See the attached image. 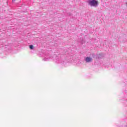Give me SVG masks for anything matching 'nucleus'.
I'll return each mask as SVG.
<instances>
[{"mask_svg": "<svg viewBox=\"0 0 127 127\" xmlns=\"http://www.w3.org/2000/svg\"><path fill=\"white\" fill-rule=\"evenodd\" d=\"M15 0H12V2H13V1H14Z\"/></svg>", "mask_w": 127, "mask_h": 127, "instance_id": "5", "label": "nucleus"}, {"mask_svg": "<svg viewBox=\"0 0 127 127\" xmlns=\"http://www.w3.org/2000/svg\"><path fill=\"white\" fill-rule=\"evenodd\" d=\"M87 3L90 6H94V7L99 6V2L97 0H88Z\"/></svg>", "mask_w": 127, "mask_h": 127, "instance_id": "2", "label": "nucleus"}, {"mask_svg": "<svg viewBox=\"0 0 127 127\" xmlns=\"http://www.w3.org/2000/svg\"><path fill=\"white\" fill-rule=\"evenodd\" d=\"M33 45H30V46H29V48H30V49H31V50H32V49H33Z\"/></svg>", "mask_w": 127, "mask_h": 127, "instance_id": "4", "label": "nucleus"}, {"mask_svg": "<svg viewBox=\"0 0 127 127\" xmlns=\"http://www.w3.org/2000/svg\"><path fill=\"white\" fill-rule=\"evenodd\" d=\"M43 60L45 61H48V60H54L55 62H61V63H64V60H68V59H71L72 56H70L67 51L64 50L61 53L59 56L54 55V57L50 56L48 53H45L43 54Z\"/></svg>", "mask_w": 127, "mask_h": 127, "instance_id": "1", "label": "nucleus"}, {"mask_svg": "<svg viewBox=\"0 0 127 127\" xmlns=\"http://www.w3.org/2000/svg\"><path fill=\"white\" fill-rule=\"evenodd\" d=\"M84 61L85 62H86V63H90L93 61V59L91 58V57H87L85 58Z\"/></svg>", "mask_w": 127, "mask_h": 127, "instance_id": "3", "label": "nucleus"}]
</instances>
